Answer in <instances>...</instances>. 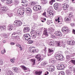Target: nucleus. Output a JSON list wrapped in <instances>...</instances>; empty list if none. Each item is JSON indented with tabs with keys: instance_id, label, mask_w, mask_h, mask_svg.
<instances>
[{
	"instance_id": "obj_24",
	"label": "nucleus",
	"mask_w": 75,
	"mask_h": 75,
	"mask_svg": "<svg viewBox=\"0 0 75 75\" xmlns=\"http://www.w3.org/2000/svg\"><path fill=\"white\" fill-rule=\"evenodd\" d=\"M66 72L67 75H71L72 74V71L69 70H67L66 71Z\"/></svg>"
},
{
	"instance_id": "obj_53",
	"label": "nucleus",
	"mask_w": 75,
	"mask_h": 75,
	"mask_svg": "<svg viewBox=\"0 0 75 75\" xmlns=\"http://www.w3.org/2000/svg\"><path fill=\"white\" fill-rule=\"evenodd\" d=\"M18 34V33L17 32H14L12 34V35H16V34Z\"/></svg>"
},
{
	"instance_id": "obj_34",
	"label": "nucleus",
	"mask_w": 75,
	"mask_h": 75,
	"mask_svg": "<svg viewBox=\"0 0 75 75\" xmlns=\"http://www.w3.org/2000/svg\"><path fill=\"white\" fill-rule=\"evenodd\" d=\"M31 62H32L33 63V65H35V59H31Z\"/></svg>"
},
{
	"instance_id": "obj_61",
	"label": "nucleus",
	"mask_w": 75,
	"mask_h": 75,
	"mask_svg": "<svg viewBox=\"0 0 75 75\" xmlns=\"http://www.w3.org/2000/svg\"><path fill=\"white\" fill-rule=\"evenodd\" d=\"M11 62H14V60L13 59H11Z\"/></svg>"
},
{
	"instance_id": "obj_4",
	"label": "nucleus",
	"mask_w": 75,
	"mask_h": 75,
	"mask_svg": "<svg viewBox=\"0 0 75 75\" xmlns=\"http://www.w3.org/2000/svg\"><path fill=\"white\" fill-rule=\"evenodd\" d=\"M41 7L40 5H36L33 8V9L35 11H40L41 10Z\"/></svg>"
},
{
	"instance_id": "obj_14",
	"label": "nucleus",
	"mask_w": 75,
	"mask_h": 75,
	"mask_svg": "<svg viewBox=\"0 0 75 75\" xmlns=\"http://www.w3.org/2000/svg\"><path fill=\"white\" fill-rule=\"evenodd\" d=\"M65 41H61L60 42L57 43V45L58 47H63V46H62L63 44H65Z\"/></svg>"
},
{
	"instance_id": "obj_43",
	"label": "nucleus",
	"mask_w": 75,
	"mask_h": 75,
	"mask_svg": "<svg viewBox=\"0 0 75 75\" xmlns=\"http://www.w3.org/2000/svg\"><path fill=\"white\" fill-rule=\"evenodd\" d=\"M32 27V28L35 29V23H32L31 24Z\"/></svg>"
},
{
	"instance_id": "obj_56",
	"label": "nucleus",
	"mask_w": 75,
	"mask_h": 75,
	"mask_svg": "<svg viewBox=\"0 0 75 75\" xmlns=\"http://www.w3.org/2000/svg\"><path fill=\"white\" fill-rule=\"evenodd\" d=\"M72 31H73V32H72L73 34H75V30L73 29Z\"/></svg>"
},
{
	"instance_id": "obj_30",
	"label": "nucleus",
	"mask_w": 75,
	"mask_h": 75,
	"mask_svg": "<svg viewBox=\"0 0 75 75\" xmlns=\"http://www.w3.org/2000/svg\"><path fill=\"white\" fill-rule=\"evenodd\" d=\"M13 69L14 72H18V69L16 67H13Z\"/></svg>"
},
{
	"instance_id": "obj_9",
	"label": "nucleus",
	"mask_w": 75,
	"mask_h": 75,
	"mask_svg": "<svg viewBox=\"0 0 75 75\" xmlns=\"http://www.w3.org/2000/svg\"><path fill=\"white\" fill-rule=\"evenodd\" d=\"M35 58L37 59L38 61H42L43 59V57L42 56L40 55V54L37 55L36 57Z\"/></svg>"
},
{
	"instance_id": "obj_57",
	"label": "nucleus",
	"mask_w": 75,
	"mask_h": 75,
	"mask_svg": "<svg viewBox=\"0 0 75 75\" xmlns=\"http://www.w3.org/2000/svg\"><path fill=\"white\" fill-rule=\"evenodd\" d=\"M43 16H45V17H46V12H45L43 14Z\"/></svg>"
},
{
	"instance_id": "obj_5",
	"label": "nucleus",
	"mask_w": 75,
	"mask_h": 75,
	"mask_svg": "<svg viewBox=\"0 0 75 75\" xmlns=\"http://www.w3.org/2000/svg\"><path fill=\"white\" fill-rule=\"evenodd\" d=\"M14 24L18 26H21L22 24V23L20 21L16 20L15 21Z\"/></svg>"
},
{
	"instance_id": "obj_12",
	"label": "nucleus",
	"mask_w": 75,
	"mask_h": 75,
	"mask_svg": "<svg viewBox=\"0 0 75 75\" xmlns=\"http://www.w3.org/2000/svg\"><path fill=\"white\" fill-rule=\"evenodd\" d=\"M55 21L56 22H58V23H60L61 24H62V19H61V17H58L57 18H56L55 20Z\"/></svg>"
},
{
	"instance_id": "obj_42",
	"label": "nucleus",
	"mask_w": 75,
	"mask_h": 75,
	"mask_svg": "<svg viewBox=\"0 0 75 75\" xmlns=\"http://www.w3.org/2000/svg\"><path fill=\"white\" fill-rule=\"evenodd\" d=\"M46 37H48V36L45 35H44V34H43V35L42 36V38H44Z\"/></svg>"
},
{
	"instance_id": "obj_27",
	"label": "nucleus",
	"mask_w": 75,
	"mask_h": 75,
	"mask_svg": "<svg viewBox=\"0 0 75 75\" xmlns=\"http://www.w3.org/2000/svg\"><path fill=\"white\" fill-rule=\"evenodd\" d=\"M6 73L8 75H13L14 74L13 72H10V71H7L6 72Z\"/></svg>"
},
{
	"instance_id": "obj_32",
	"label": "nucleus",
	"mask_w": 75,
	"mask_h": 75,
	"mask_svg": "<svg viewBox=\"0 0 75 75\" xmlns=\"http://www.w3.org/2000/svg\"><path fill=\"white\" fill-rule=\"evenodd\" d=\"M5 28L6 27H5L4 26H0V30L1 31H2L3 30H5Z\"/></svg>"
},
{
	"instance_id": "obj_3",
	"label": "nucleus",
	"mask_w": 75,
	"mask_h": 75,
	"mask_svg": "<svg viewBox=\"0 0 75 75\" xmlns=\"http://www.w3.org/2000/svg\"><path fill=\"white\" fill-rule=\"evenodd\" d=\"M65 65L64 64H58L56 68L57 69H59L60 70H61V69H63L65 67Z\"/></svg>"
},
{
	"instance_id": "obj_21",
	"label": "nucleus",
	"mask_w": 75,
	"mask_h": 75,
	"mask_svg": "<svg viewBox=\"0 0 75 75\" xmlns=\"http://www.w3.org/2000/svg\"><path fill=\"white\" fill-rule=\"evenodd\" d=\"M52 11H48L47 12L48 17H51L53 15V13H52Z\"/></svg>"
},
{
	"instance_id": "obj_23",
	"label": "nucleus",
	"mask_w": 75,
	"mask_h": 75,
	"mask_svg": "<svg viewBox=\"0 0 75 75\" xmlns=\"http://www.w3.org/2000/svg\"><path fill=\"white\" fill-rule=\"evenodd\" d=\"M42 74V72L41 71H36L35 72V75H40Z\"/></svg>"
},
{
	"instance_id": "obj_6",
	"label": "nucleus",
	"mask_w": 75,
	"mask_h": 75,
	"mask_svg": "<svg viewBox=\"0 0 75 75\" xmlns=\"http://www.w3.org/2000/svg\"><path fill=\"white\" fill-rule=\"evenodd\" d=\"M54 51V49H48V52L47 53V55L48 56H50L52 54H53Z\"/></svg>"
},
{
	"instance_id": "obj_58",
	"label": "nucleus",
	"mask_w": 75,
	"mask_h": 75,
	"mask_svg": "<svg viewBox=\"0 0 75 75\" xmlns=\"http://www.w3.org/2000/svg\"><path fill=\"white\" fill-rule=\"evenodd\" d=\"M15 37L16 39H17V38H19V36H16L15 37Z\"/></svg>"
},
{
	"instance_id": "obj_60",
	"label": "nucleus",
	"mask_w": 75,
	"mask_h": 75,
	"mask_svg": "<svg viewBox=\"0 0 75 75\" xmlns=\"http://www.w3.org/2000/svg\"><path fill=\"white\" fill-rule=\"evenodd\" d=\"M49 33H52V31L51 30V29H49Z\"/></svg>"
},
{
	"instance_id": "obj_37",
	"label": "nucleus",
	"mask_w": 75,
	"mask_h": 75,
	"mask_svg": "<svg viewBox=\"0 0 75 75\" xmlns=\"http://www.w3.org/2000/svg\"><path fill=\"white\" fill-rule=\"evenodd\" d=\"M53 22L52 21H47V22L46 23L47 24H48V25H49V24H50L51 23L52 24V23Z\"/></svg>"
},
{
	"instance_id": "obj_54",
	"label": "nucleus",
	"mask_w": 75,
	"mask_h": 75,
	"mask_svg": "<svg viewBox=\"0 0 75 75\" xmlns=\"http://www.w3.org/2000/svg\"><path fill=\"white\" fill-rule=\"evenodd\" d=\"M70 58V56H69V55H68L67 56L66 59H69Z\"/></svg>"
},
{
	"instance_id": "obj_18",
	"label": "nucleus",
	"mask_w": 75,
	"mask_h": 75,
	"mask_svg": "<svg viewBox=\"0 0 75 75\" xmlns=\"http://www.w3.org/2000/svg\"><path fill=\"white\" fill-rule=\"evenodd\" d=\"M69 45H74L75 44V41L71 40L68 41Z\"/></svg>"
},
{
	"instance_id": "obj_1",
	"label": "nucleus",
	"mask_w": 75,
	"mask_h": 75,
	"mask_svg": "<svg viewBox=\"0 0 75 75\" xmlns=\"http://www.w3.org/2000/svg\"><path fill=\"white\" fill-rule=\"evenodd\" d=\"M56 35H52V38H57V36L58 37H61V36H62V33H61L60 32H55L54 33Z\"/></svg>"
},
{
	"instance_id": "obj_38",
	"label": "nucleus",
	"mask_w": 75,
	"mask_h": 75,
	"mask_svg": "<svg viewBox=\"0 0 75 75\" xmlns=\"http://www.w3.org/2000/svg\"><path fill=\"white\" fill-rule=\"evenodd\" d=\"M65 21L66 22H68V21H69L70 19L69 18H65L64 19Z\"/></svg>"
},
{
	"instance_id": "obj_55",
	"label": "nucleus",
	"mask_w": 75,
	"mask_h": 75,
	"mask_svg": "<svg viewBox=\"0 0 75 75\" xmlns=\"http://www.w3.org/2000/svg\"><path fill=\"white\" fill-rule=\"evenodd\" d=\"M48 74H49V72H48V71H46L45 75H48Z\"/></svg>"
},
{
	"instance_id": "obj_62",
	"label": "nucleus",
	"mask_w": 75,
	"mask_h": 75,
	"mask_svg": "<svg viewBox=\"0 0 75 75\" xmlns=\"http://www.w3.org/2000/svg\"><path fill=\"white\" fill-rule=\"evenodd\" d=\"M15 44V43H13V42H11V43L10 45H14Z\"/></svg>"
},
{
	"instance_id": "obj_16",
	"label": "nucleus",
	"mask_w": 75,
	"mask_h": 75,
	"mask_svg": "<svg viewBox=\"0 0 75 75\" xmlns=\"http://www.w3.org/2000/svg\"><path fill=\"white\" fill-rule=\"evenodd\" d=\"M68 7H69V5L67 4H63V8L64 10H67L68 8Z\"/></svg>"
},
{
	"instance_id": "obj_44",
	"label": "nucleus",
	"mask_w": 75,
	"mask_h": 75,
	"mask_svg": "<svg viewBox=\"0 0 75 75\" xmlns=\"http://www.w3.org/2000/svg\"><path fill=\"white\" fill-rule=\"evenodd\" d=\"M3 61L1 59H0V65H3Z\"/></svg>"
},
{
	"instance_id": "obj_40",
	"label": "nucleus",
	"mask_w": 75,
	"mask_h": 75,
	"mask_svg": "<svg viewBox=\"0 0 75 75\" xmlns=\"http://www.w3.org/2000/svg\"><path fill=\"white\" fill-rule=\"evenodd\" d=\"M54 42H52V41H51L49 43V45H51L52 46H53V45H54Z\"/></svg>"
},
{
	"instance_id": "obj_46",
	"label": "nucleus",
	"mask_w": 75,
	"mask_h": 75,
	"mask_svg": "<svg viewBox=\"0 0 75 75\" xmlns=\"http://www.w3.org/2000/svg\"><path fill=\"white\" fill-rule=\"evenodd\" d=\"M70 25L71 27H75V23H71L70 24Z\"/></svg>"
},
{
	"instance_id": "obj_36",
	"label": "nucleus",
	"mask_w": 75,
	"mask_h": 75,
	"mask_svg": "<svg viewBox=\"0 0 75 75\" xmlns=\"http://www.w3.org/2000/svg\"><path fill=\"white\" fill-rule=\"evenodd\" d=\"M57 62V61L55 60H50V62H52V64H55V62Z\"/></svg>"
},
{
	"instance_id": "obj_11",
	"label": "nucleus",
	"mask_w": 75,
	"mask_h": 75,
	"mask_svg": "<svg viewBox=\"0 0 75 75\" xmlns=\"http://www.w3.org/2000/svg\"><path fill=\"white\" fill-rule=\"evenodd\" d=\"M54 8L56 10H57L58 11H59V10H61L59 9V8H58V3H56L54 4Z\"/></svg>"
},
{
	"instance_id": "obj_25",
	"label": "nucleus",
	"mask_w": 75,
	"mask_h": 75,
	"mask_svg": "<svg viewBox=\"0 0 75 75\" xmlns=\"http://www.w3.org/2000/svg\"><path fill=\"white\" fill-rule=\"evenodd\" d=\"M26 11L27 13H31L32 12L31 9L29 8H26Z\"/></svg>"
},
{
	"instance_id": "obj_39",
	"label": "nucleus",
	"mask_w": 75,
	"mask_h": 75,
	"mask_svg": "<svg viewBox=\"0 0 75 75\" xmlns=\"http://www.w3.org/2000/svg\"><path fill=\"white\" fill-rule=\"evenodd\" d=\"M31 37H32V38H35V34H31Z\"/></svg>"
},
{
	"instance_id": "obj_52",
	"label": "nucleus",
	"mask_w": 75,
	"mask_h": 75,
	"mask_svg": "<svg viewBox=\"0 0 75 75\" xmlns=\"http://www.w3.org/2000/svg\"><path fill=\"white\" fill-rule=\"evenodd\" d=\"M3 8H4V9L6 11L7 10V7H2Z\"/></svg>"
},
{
	"instance_id": "obj_47",
	"label": "nucleus",
	"mask_w": 75,
	"mask_h": 75,
	"mask_svg": "<svg viewBox=\"0 0 75 75\" xmlns=\"http://www.w3.org/2000/svg\"><path fill=\"white\" fill-rule=\"evenodd\" d=\"M28 44H32L33 43V41L31 40H29L28 42Z\"/></svg>"
},
{
	"instance_id": "obj_29",
	"label": "nucleus",
	"mask_w": 75,
	"mask_h": 75,
	"mask_svg": "<svg viewBox=\"0 0 75 75\" xmlns=\"http://www.w3.org/2000/svg\"><path fill=\"white\" fill-rule=\"evenodd\" d=\"M16 47H18L20 48V51H22V50H23V49H22V48L21 47V45H20L19 44H16Z\"/></svg>"
},
{
	"instance_id": "obj_20",
	"label": "nucleus",
	"mask_w": 75,
	"mask_h": 75,
	"mask_svg": "<svg viewBox=\"0 0 75 75\" xmlns=\"http://www.w3.org/2000/svg\"><path fill=\"white\" fill-rule=\"evenodd\" d=\"M13 28H14L13 26L11 25H9L8 26V30H9L10 31H11V30H12Z\"/></svg>"
},
{
	"instance_id": "obj_10",
	"label": "nucleus",
	"mask_w": 75,
	"mask_h": 75,
	"mask_svg": "<svg viewBox=\"0 0 75 75\" xmlns=\"http://www.w3.org/2000/svg\"><path fill=\"white\" fill-rule=\"evenodd\" d=\"M62 31L63 33H68L69 32V29L68 27H64L62 28Z\"/></svg>"
},
{
	"instance_id": "obj_45",
	"label": "nucleus",
	"mask_w": 75,
	"mask_h": 75,
	"mask_svg": "<svg viewBox=\"0 0 75 75\" xmlns=\"http://www.w3.org/2000/svg\"><path fill=\"white\" fill-rule=\"evenodd\" d=\"M41 1L42 3H43L44 4H46V3H47L46 0H41Z\"/></svg>"
},
{
	"instance_id": "obj_2",
	"label": "nucleus",
	"mask_w": 75,
	"mask_h": 75,
	"mask_svg": "<svg viewBox=\"0 0 75 75\" xmlns=\"http://www.w3.org/2000/svg\"><path fill=\"white\" fill-rule=\"evenodd\" d=\"M56 58L57 60H62L64 58V56L60 54H58L56 56Z\"/></svg>"
},
{
	"instance_id": "obj_59",
	"label": "nucleus",
	"mask_w": 75,
	"mask_h": 75,
	"mask_svg": "<svg viewBox=\"0 0 75 75\" xmlns=\"http://www.w3.org/2000/svg\"><path fill=\"white\" fill-rule=\"evenodd\" d=\"M42 20L44 21H46V19L45 18H42Z\"/></svg>"
},
{
	"instance_id": "obj_35",
	"label": "nucleus",
	"mask_w": 75,
	"mask_h": 75,
	"mask_svg": "<svg viewBox=\"0 0 75 75\" xmlns=\"http://www.w3.org/2000/svg\"><path fill=\"white\" fill-rule=\"evenodd\" d=\"M21 68H22V69H23V70H27V69H28L26 68V67H25V66H21Z\"/></svg>"
},
{
	"instance_id": "obj_22",
	"label": "nucleus",
	"mask_w": 75,
	"mask_h": 75,
	"mask_svg": "<svg viewBox=\"0 0 75 75\" xmlns=\"http://www.w3.org/2000/svg\"><path fill=\"white\" fill-rule=\"evenodd\" d=\"M43 34L48 37V33L47 32V29H46L44 30Z\"/></svg>"
},
{
	"instance_id": "obj_63",
	"label": "nucleus",
	"mask_w": 75,
	"mask_h": 75,
	"mask_svg": "<svg viewBox=\"0 0 75 75\" xmlns=\"http://www.w3.org/2000/svg\"><path fill=\"white\" fill-rule=\"evenodd\" d=\"M1 53L2 54H4V51H3V50H2L1 51Z\"/></svg>"
},
{
	"instance_id": "obj_13",
	"label": "nucleus",
	"mask_w": 75,
	"mask_h": 75,
	"mask_svg": "<svg viewBox=\"0 0 75 75\" xmlns=\"http://www.w3.org/2000/svg\"><path fill=\"white\" fill-rule=\"evenodd\" d=\"M30 29L28 27H25L23 29L24 33H28L30 31Z\"/></svg>"
},
{
	"instance_id": "obj_33",
	"label": "nucleus",
	"mask_w": 75,
	"mask_h": 75,
	"mask_svg": "<svg viewBox=\"0 0 75 75\" xmlns=\"http://www.w3.org/2000/svg\"><path fill=\"white\" fill-rule=\"evenodd\" d=\"M35 30H34V29H32V30L30 32V33L31 34H34L35 33Z\"/></svg>"
},
{
	"instance_id": "obj_19",
	"label": "nucleus",
	"mask_w": 75,
	"mask_h": 75,
	"mask_svg": "<svg viewBox=\"0 0 75 75\" xmlns=\"http://www.w3.org/2000/svg\"><path fill=\"white\" fill-rule=\"evenodd\" d=\"M31 49V51H32V52H38V50L37 49H34L32 47Z\"/></svg>"
},
{
	"instance_id": "obj_49",
	"label": "nucleus",
	"mask_w": 75,
	"mask_h": 75,
	"mask_svg": "<svg viewBox=\"0 0 75 75\" xmlns=\"http://www.w3.org/2000/svg\"><path fill=\"white\" fill-rule=\"evenodd\" d=\"M71 62L73 64H74V65H75V60H71Z\"/></svg>"
},
{
	"instance_id": "obj_7",
	"label": "nucleus",
	"mask_w": 75,
	"mask_h": 75,
	"mask_svg": "<svg viewBox=\"0 0 75 75\" xmlns=\"http://www.w3.org/2000/svg\"><path fill=\"white\" fill-rule=\"evenodd\" d=\"M68 68L69 71H74V72H75V67H74L73 65L72 64L69 65L68 66Z\"/></svg>"
},
{
	"instance_id": "obj_51",
	"label": "nucleus",
	"mask_w": 75,
	"mask_h": 75,
	"mask_svg": "<svg viewBox=\"0 0 75 75\" xmlns=\"http://www.w3.org/2000/svg\"><path fill=\"white\" fill-rule=\"evenodd\" d=\"M64 74H65L64 72L62 73L60 72L59 74V75H64Z\"/></svg>"
},
{
	"instance_id": "obj_64",
	"label": "nucleus",
	"mask_w": 75,
	"mask_h": 75,
	"mask_svg": "<svg viewBox=\"0 0 75 75\" xmlns=\"http://www.w3.org/2000/svg\"><path fill=\"white\" fill-rule=\"evenodd\" d=\"M2 11H6L5 9L4 8H3L2 9Z\"/></svg>"
},
{
	"instance_id": "obj_15",
	"label": "nucleus",
	"mask_w": 75,
	"mask_h": 75,
	"mask_svg": "<svg viewBox=\"0 0 75 75\" xmlns=\"http://www.w3.org/2000/svg\"><path fill=\"white\" fill-rule=\"evenodd\" d=\"M18 13L19 14H20L19 15H23L24 14V10L22 9H19L18 11Z\"/></svg>"
},
{
	"instance_id": "obj_28",
	"label": "nucleus",
	"mask_w": 75,
	"mask_h": 75,
	"mask_svg": "<svg viewBox=\"0 0 75 75\" xmlns=\"http://www.w3.org/2000/svg\"><path fill=\"white\" fill-rule=\"evenodd\" d=\"M54 70H55V67H52L51 68H49V71L50 72H52V71H54Z\"/></svg>"
},
{
	"instance_id": "obj_41",
	"label": "nucleus",
	"mask_w": 75,
	"mask_h": 75,
	"mask_svg": "<svg viewBox=\"0 0 75 75\" xmlns=\"http://www.w3.org/2000/svg\"><path fill=\"white\" fill-rule=\"evenodd\" d=\"M55 0H51V1H50V4H52V3H53V2H55Z\"/></svg>"
},
{
	"instance_id": "obj_26",
	"label": "nucleus",
	"mask_w": 75,
	"mask_h": 75,
	"mask_svg": "<svg viewBox=\"0 0 75 75\" xmlns=\"http://www.w3.org/2000/svg\"><path fill=\"white\" fill-rule=\"evenodd\" d=\"M13 2L12 0H7L6 1V3L8 4H11Z\"/></svg>"
},
{
	"instance_id": "obj_31",
	"label": "nucleus",
	"mask_w": 75,
	"mask_h": 75,
	"mask_svg": "<svg viewBox=\"0 0 75 75\" xmlns=\"http://www.w3.org/2000/svg\"><path fill=\"white\" fill-rule=\"evenodd\" d=\"M47 64H48V63L47 62H42L41 64V65L42 66L45 65H47Z\"/></svg>"
},
{
	"instance_id": "obj_8",
	"label": "nucleus",
	"mask_w": 75,
	"mask_h": 75,
	"mask_svg": "<svg viewBox=\"0 0 75 75\" xmlns=\"http://www.w3.org/2000/svg\"><path fill=\"white\" fill-rule=\"evenodd\" d=\"M23 38H24L25 40L28 41V40L30 39V35L28 34H25L23 36Z\"/></svg>"
},
{
	"instance_id": "obj_48",
	"label": "nucleus",
	"mask_w": 75,
	"mask_h": 75,
	"mask_svg": "<svg viewBox=\"0 0 75 75\" xmlns=\"http://www.w3.org/2000/svg\"><path fill=\"white\" fill-rule=\"evenodd\" d=\"M22 3L25 4L26 3H27V2H28L26 0H22Z\"/></svg>"
},
{
	"instance_id": "obj_50",
	"label": "nucleus",
	"mask_w": 75,
	"mask_h": 75,
	"mask_svg": "<svg viewBox=\"0 0 75 75\" xmlns=\"http://www.w3.org/2000/svg\"><path fill=\"white\" fill-rule=\"evenodd\" d=\"M69 18H74V16L72 14H69Z\"/></svg>"
},
{
	"instance_id": "obj_17",
	"label": "nucleus",
	"mask_w": 75,
	"mask_h": 75,
	"mask_svg": "<svg viewBox=\"0 0 75 75\" xmlns=\"http://www.w3.org/2000/svg\"><path fill=\"white\" fill-rule=\"evenodd\" d=\"M41 33L39 31H38L36 33V34H35V37L36 38H39L40 35H41Z\"/></svg>"
}]
</instances>
